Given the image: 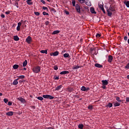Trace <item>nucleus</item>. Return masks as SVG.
I'll return each instance as SVG.
<instances>
[{
  "label": "nucleus",
  "instance_id": "1",
  "mask_svg": "<svg viewBox=\"0 0 129 129\" xmlns=\"http://www.w3.org/2000/svg\"><path fill=\"white\" fill-rule=\"evenodd\" d=\"M43 98L44 99H53L54 97L53 96L50 95L49 94H46V95H42V97L41 96H39L37 97V99H39V100H40L42 101V100H43Z\"/></svg>",
  "mask_w": 129,
  "mask_h": 129
},
{
  "label": "nucleus",
  "instance_id": "2",
  "mask_svg": "<svg viewBox=\"0 0 129 129\" xmlns=\"http://www.w3.org/2000/svg\"><path fill=\"white\" fill-rule=\"evenodd\" d=\"M32 71L34 73H40L41 68L39 66H37V67H34L32 69Z\"/></svg>",
  "mask_w": 129,
  "mask_h": 129
},
{
  "label": "nucleus",
  "instance_id": "3",
  "mask_svg": "<svg viewBox=\"0 0 129 129\" xmlns=\"http://www.w3.org/2000/svg\"><path fill=\"white\" fill-rule=\"evenodd\" d=\"M76 10L78 13H81V6L79 4H77L75 6Z\"/></svg>",
  "mask_w": 129,
  "mask_h": 129
},
{
  "label": "nucleus",
  "instance_id": "4",
  "mask_svg": "<svg viewBox=\"0 0 129 129\" xmlns=\"http://www.w3.org/2000/svg\"><path fill=\"white\" fill-rule=\"evenodd\" d=\"M32 40V38L31 36H28L27 38L26 39V42L28 43V44H31Z\"/></svg>",
  "mask_w": 129,
  "mask_h": 129
},
{
  "label": "nucleus",
  "instance_id": "5",
  "mask_svg": "<svg viewBox=\"0 0 129 129\" xmlns=\"http://www.w3.org/2000/svg\"><path fill=\"white\" fill-rule=\"evenodd\" d=\"M90 88H86V87H85V86H83L81 88V90H82V91H89V90H90Z\"/></svg>",
  "mask_w": 129,
  "mask_h": 129
},
{
  "label": "nucleus",
  "instance_id": "6",
  "mask_svg": "<svg viewBox=\"0 0 129 129\" xmlns=\"http://www.w3.org/2000/svg\"><path fill=\"white\" fill-rule=\"evenodd\" d=\"M59 54V52L58 51H55V52H53L52 53H50V55L51 56H57V55H58Z\"/></svg>",
  "mask_w": 129,
  "mask_h": 129
},
{
  "label": "nucleus",
  "instance_id": "7",
  "mask_svg": "<svg viewBox=\"0 0 129 129\" xmlns=\"http://www.w3.org/2000/svg\"><path fill=\"white\" fill-rule=\"evenodd\" d=\"M113 59V57L112 55H109L108 57V61L109 63H111L112 61V60Z\"/></svg>",
  "mask_w": 129,
  "mask_h": 129
},
{
  "label": "nucleus",
  "instance_id": "8",
  "mask_svg": "<svg viewBox=\"0 0 129 129\" xmlns=\"http://www.w3.org/2000/svg\"><path fill=\"white\" fill-rule=\"evenodd\" d=\"M17 99L21 101L22 103H25L26 100L23 98H22L21 97H20V98H17Z\"/></svg>",
  "mask_w": 129,
  "mask_h": 129
},
{
  "label": "nucleus",
  "instance_id": "9",
  "mask_svg": "<svg viewBox=\"0 0 129 129\" xmlns=\"http://www.w3.org/2000/svg\"><path fill=\"white\" fill-rule=\"evenodd\" d=\"M69 73H70L69 71H63V72H61L60 74V75H65L66 74H68Z\"/></svg>",
  "mask_w": 129,
  "mask_h": 129
},
{
  "label": "nucleus",
  "instance_id": "10",
  "mask_svg": "<svg viewBox=\"0 0 129 129\" xmlns=\"http://www.w3.org/2000/svg\"><path fill=\"white\" fill-rule=\"evenodd\" d=\"M22 25V22H18V26L17 27V30L20 31L21 29V26Z\"/></svg>",
  "mask_w": 129,
  "mask_h": 129
},
{
  "label": "nucleus",
  "instance_id": "11",
  "mask_svg": "<svg viewBox=\"0 0 129 129\" xmlns=\"http://www.w3.org/2000/svg\"><path fill=\"white\" fill-rule=\"evenodd\" d=\"M102 83L103 85H104L105 86H106V85H108V82L107 80H102Z\"/></svg>",
  "mask_w": 129,
  "mask_h": 129
},
{
  "label": "nucleus",
  "instance_id": "12",
  "mask_svg": "<svg viewBox=\"0 0 129 129\" xmlns=\"http://www.w3.org/2000/svg\"><path fill=\"white\" fill-rule=\"evenodd\" d=\"M103 3L102 2H100L98 3V7L99 8H100L101 10H102V7H103Z\"/></svg>",
  "mask_w": 129,
  "mask_h": 129
},
{
  "label": "nucleus",
  "instance_id": "13",
  "mask_svg": "<svg viewBox=\"0 0 129 129\" xmlns=\"http://www.w3.org/2000/svg\"><path fill=\"white\" fill-rule=\"evenodd\" d=\"M90 12L92 14H96V12H95L94 7H91V8H90Z\"/></svg>",
  "mask_w": 129,
  "mask_h": 129
},
{
  "label": "nucleus",
  "instance_id": "14",
  "mask_svg": "<svg viewBox=\"0 0 129 129\" xmlns=\"http://www.w3.org/2000/svg\"><path fill=\"white\" fill-rule=\"evenodd\" d=\"M95 67L98 68H103L102 64H99V63H96V64H95Z\"/></svg>",
  "mask_w": 129,
  "mask_h": 129
},
{
  "label": "nucleus",
  "instance_id": "15",
  "mask_svg": "<svg viewBox=\"0 0 129 129\" xmlns=\"http://www.w3.org/2000/svg\"><path fill=\"white\" fill-rule=\"evenodd\" d=\"M6 115H9V116H12V115H14V112L13 111L7 112V113H6Z\"/></svg>",
  "mask_w": 129,
  "mask_h": 129
},
{
  "label": "nucleus",
  "instance_id": "16",
  "mask_svg": "<svg viewBox=\"0 0 129 129\" xmlns=\"http://www.w3.org/2000/svg\"><path fill=\"white\" fill-rule=\"evenodd\" d=\"M63 86L62 85H59V86H57V87H56L55 90V91H58L59 90H60V89H61V88H62Z\"/></svg>",
  "mask_w": 129,
  "mask_h": 129
},
{
  "label": "nucleus",
  "instance_id": "17",
  "mask_svg": "<svg viewBox=\"0 0 129 129\" xmlns=\"http://www.w3.org/2000/svg\"><path fill=\"white\" fill-rule=\"evenodd\" d=\"M67 91L71 93V92L74 91V88H71V87H69L67 88Z\"/></svg>",
  "mask_w": 129,
  "mask_h": 129
},
{
  "label": "nucleus",
  "instance_id": "18",
  "mask_svg": "<svg viewBox=\"0 0 129 129\" xmlns=\"http://www.w3.org/2000/svg\"><path fill=\"white\" fill-rule=\"evenodd\" d=\"M63 57L64 58H69L70 57V53H64Z\"/></svg>",
  "mask_w": 129,
  "mask_h": 129
},
{
  "label": "nucleus",
  "instance_id": "19",
  "mask_svg": "<svg viewBox=\"0 0 129 129\" xmlns=\"http://www.w3.org/2000/svg\"><path fill=\"white\" fill-rule=\"evenodd\" d=\"M124 4L126 5V7L129 8V1H124Z\"/></svg>",
  "mask_w": 129,
  "mask_h": 129
},
{
  "label": "nucleus",
  "instance_id": "20",
  "mask_svg": "<svg viewBox=\"0 0 129 129\" xmlns=\"http://www.w3.org/2000/svg\"><path fill=\"white\" fill-rule=\"evenodd\" d=\"M116 100H117V101H118L119 104H120V103H121V102L122 101V99H120L119 97H116Z\"/></svg>",
  "mask_w": 129,
  "mask_h": 129
},
{
  "label": "nucleus",
  "instance_id": "21",
  "mask_svg": "<svg viewBox=\"0 0 129 129\" xmlns=\"http://www.w3.org/2000/svg\"><path fill=\"white\" fill-rule=\"evenodd\" d=\"M28 64V61L27 59H25V61L23 62V66L24 67H26Z\"/></svg>",
  "mask_w": 129,
  "mask_h": 129
},
{
  "label": "nucleus",
  "instance_id": "22",
  "mask_svg": "<svg viewBox=\"0 0 129 129\" xmlns=\"http://www.w3.org/2000/svg\"><path fill=\"white\" fill-rule=\"evenodd\" d=\"M13 85H17L18 84V80L15 79L13 83Z\"/></svg>",
  "mask_w": 129,
  "mask_h": 129
},
{
  "label": "nucleus",
  "instance_id": "23",
  "mask_svg": "<svg viewBox=\"0 0 129 129\" xmlns=\"http://www.w3.org/2000/svg\"><path fill=\"white\" fill-rule=\"evenodd\" d=\"M14 39L15 41H19L20 38H19L18 36H14Z\"/></svg>",
  "mask_w": 129,
  "mask_h": 129
},
{
  "label": "nucleus",
  "instance_id": "24",
  "mask_svg": "<svg viewBox=\"0 0 129 129\" xmlns=\"http://www.w3.org/2000/svg\"><path fill=\"white\" fill-rule=\"evenodd\" d=\"M26 2L28 5H33L32 0H27Z\"/></svg>",
  "mask_w": 129,
  "mask_h": 129
},
{
  "label": "nucleus",
  "instance_id": "25",
  "mask_svg": "<svg viewBox=\"0 0 129 129\" xmlns=\"http://www.w3.org/2000/svg\"><path fill=\"white\" fill-rule=\"evenodd\" d=\"M107 12L108 16H109V17H111V16L112 15V12H110V11H109V10H107Z\"/></svg>",
  "mask_w": 129,
  "mask_h": 129
},
{
  "label": "nucleus",
  "instance_id": "26",
  "mask_svg": "<svg viewBox=\"0 0 129 129\" xmlns=\"http://www.w3.org/2000/svg\"><path fill=\"white\" fill-rule=\"evenodd\" d=\"M60 33V31L59 30H55V31H53V32H52V34H57V33Z\"/></svg>",
  "mask_w": 129,
  "mask_h": 129
},
{
  "label": "nucleus",
  "instance_id": "27",
  "mask_svg": "<svg viewBox=\"0 0 129 129\" xmlns=\"http://www.w3.org/2000/svg\"><path fill=\"white\" fill-rule=\"evenodd\" d=\"M109 10L110 11H111V12H114V9L113 6H110V7H109Z\"/></svg>",
  "mask_w": 129,
  "mask_h": 129
},
{
  "label": "nucleus",
  "instance_id": "28",
  "mask_svg": "<svg viewBox=\"0 0 129 129\" xmlns=\"http://www.w3.org/2000/svg\"><path fill=\"white\" fill-rule=\"evenodd\" d=\"M13 68L15 70L18 69L19 68V64H14Z\"/></svg>",
  "mask_w": 129,
  "mask_h": 129
},
{
  "label": "nucleus",
  "instance_id": "29",
  "mask_svg": "<svg viewBox=\"0 0 129 129\" xmlns=\"http://www.w3.org/2000/svg\"><path fill=\"white\" fill-rule=\"evenodd\" d=\"M78 127L80 128V129H83L84 125L83 124H79Z\"/></svg>",
  "mask_w": 129,
  "mask_h": 129
},
{
  "label": "nucleus",
  "instance_id": "30",
  "mask_svg": "<svg viewBox=\"0 0 129 129\" xmlns=\"http://www.w3.org/2000/svg\"><path fill=\"white\" fill-rule=\"evenodd\" d=\"M120 103H118V102H116V103H115V104H114V106H115V107H117V106H119L120 105Z\"/></svg>",
  "mask_w": 129,
  "mask_h": 129
},
{
  "label": "nucleus",
  "instance_id": "31",
  "mask_svg": "<svg viewBox=\"0 0 129 129\" xmlns=\"http://www.w3.org/2000/svg\"><path fill=\"white\" fill-rule=\"evenodd\" d=\"M50 10L53 12V13H56V11L55 9H54V8H53V7H51V8H50Z\"/></svg>",
  "mask_w": 129,
  "mask_h": 129
},
{
  "label": "nucleus",
  "instance_id": "32",
  "mask_svg": "<svg viewBox=\"0 0 129 129\" xmlns=\"http://www.w3.org/2000/svg\"><path fill=\"white\" fill-rule=\"evenodd\" d=\"M19 1H16L15 3V6H16L17 7V8H19V3H18Z\"/></svg>",
  "mask_w": 129,
  "mask_h": 129
},
{
  "label": "nucleus",
  "instance_id": "33",
  "mask_svg": "<svg viewBox=\"0 0 129 129\" xmlns=\"http://www.w3.org/2000/svg\"><path fill=\"white\" fill-rule=\"evenodd\" d=\"M41 53H42V54H47V50H41V51H40Z\"/></svg>",
  "mask_w": 129,
  "mask_h": 129
},
{
  "label": "nucleus",
  "instance_id": "34",
  "mask_svg": "<svg viewBox=\"0 0 129 129\" xmlns=\"http://www.w3.org/2000/svg\"><path fill=\"white\" fill-rule=\"evenodd\" d=\"M107 106L109 108L112 107L113 104L111 103H109V104H107Z\"/></svg>",
  "mask_w": 129,
  "mask_h": 129
},
{
  "label": "nucleus",
  "instance_id": "35",
  "mask_svg": "<svg viewBox=\"0 0 129 129\" xmlns=\"http://www.w3.org/2000/svg\"><path fill=\"white\" fill-rule=\"evenodd\" d=\"M42 14L44 15V16H49V13L46 12H42Z\"/></svg>",
  "mask_w": 129,
  "mask_h": 129
},
{
  "label": "nucleus",
  "instance_id": "36",
  "mask_svg": "<svg viewBox=\"0 0 129 129\" xmlns=\"http://www.w3.org/2000/svg\"><path fill=\"white\" fill-rule=\"evenodd\" d=\"M19 78H20V79H23L24 78H25V76H24L23 75L19 76Z\"/></svg>",
  "mask_w": 129,
  "mask_h": 129
},
{
  "label": "nucleus",
  "instance_id": "37",
  "mask_svg": "<svg viewBox=\"0 0 129 129\" xmlns=\"http://www.w3.org/2000/svg\"><path fill=\"white\" fill-rule=\"evenodd\" d=\"M102 11L103 12V13L105 14L106 13V11L105 10L104 8V6H103V4L102 5Z\"/></svg>",
  "mask_w": 129,
  "mask_h": 129
},
{
  "label": "nucleus",
  "instance_id": "38",
  "mask_svg": "<svg viewBox=\"0 0 129 129\" xmlns=\"http://www.w3.org/2000/svg\"><path fill=\"white\" fill-rule=\"evenodd\" d=\"M59 78V76H58L57 77V76H54V79L55 80H58Z\"/></svg>",
  "mask_w": 129,
  "mask_h": 129
},
{
  "label": "nucleus",
  "instance_id": "39",
  "mask_svg": "<svg viewBox=\"0 0 129 129\" xmlns=\"http://www.w3.org/2000/svg\"><path fill=\"white\" fill-rule=\"evenodd\" d=\"M80 68L79 66H77L76 67H73V70H76V69H79Z\"/></svg>",
  "mask_w": 129,
  "mask_h": 129
},
{
  "label": "nucleus",
  "instance_id": "40",
  "mask_svg": "<svg viewBox=\"0 0 129 129\" xmlns=\"http://www.w3.org/2000/svg\"><path fill=\"white\" fill-rule=\"evenodd\" d=\"M72 3H73V7H75V6H76V1H75V0H73L72 1Z\"/></svg>",
  "mask_w": 129,
  "mask_h": 129
},
{
  "label": "nucleus",
  "instance_id": "41",
  "mask_svg": "<svg viewBox=\"0 0 129 129\" xmlns=\"http://www.w3.org/2000/svg\"><path fill=\"white\" fill-rule=\"evenodd\" d=\"M34 14L36 15V16H40V12H35Z\"/></svg>",
  "mask_w": 129,
  "mask_h": 129
},
{
  "label": "nucleus",
  "instance_id": "42",
  "mask_svg": "<svg viewBox=\"0 0 129 129\" xmlns=\"http://www.w3.org/2000/svg\"><path fill=\"white\" fill-rule=\"evenodd\" d=\"M42 9H43V10H47V11H49V10L48 9V8L46 7V6H43L42 7Z\"/></svg>",
  "mask_w": 129,
  "mask_h": 129
},
{
  "label": "nucleus",
  "instance_id": "43",
  "mask_svg": "<svg viewBox=\"0 0 129 129\" xmlns=\"http://www.w3.org/2000/svg\"><path fill=\"white\" fill-rule=\"evenodd\" d=\"M53 69H54V70H57L58 69V67H57V66H54L53 67Z\"/></svg>",
  "mask_w": 129,
  "mask_h": 129
},
{
  "label": "nucleus",
  "instance_id": "44",
  "mask_svg": "<svg viewBox=\"0 0 129 129\" xmlns=\"http://www.w3.org/2000/svg\"><path fill=\"white\" fill-rule=\"evenodd\" d=\"M4 101L5 102V103H6V104H7L8 102L9 101V100L8 99H4Z\"/></svg>",
  "mask_w": 129,
  "mask_h": 129
},
{
  "label": "nucleus",
  "instance_id": "45",
  "mask_svg": "<svg viewBox=\"0 0 129 129\" xmlns=\"http://www.w3.org/2000/svg\"><path fill=\"white\" fill-rule=\"evenodd\" d=\"M101 34H100L99 33H97L96 35V37H97V38H99L100 37H101Z\"/></svg>",
  "mask_w": 129,
  "mask_h": 129
},
{
  "label": "nucleus",
  "instance_id": "46",
  "mask_svg": "<svg viewBox=\"0 0 129 129\" xmlns=\"http://www.w3.org/2000/svg\"><path fill=\"white\" fill-rule=\"evenodd\" d=\"M125 68H126V69H129V62H128V63L126 64V66H125Z\"/></svg>",
  "mask_w": 129,
  "mask_h": 129
},
{
  "label": "nucleus",
  "instance_id": "47",
  "mask_svg": "<svg viewBox=\"0 0 129 129\" xmlns=\"http://www.w3.org/2000/svg\"><path fill=\"white\" fill-rule=\"evenodd\" d=\"M8 105H9L10 106H11V105H12V102L11 101H9L8 103Z\"/></svg>",
  "mask_w": 129,
  "mask_h": 129
},
{
  "label": "nucleus",
  "instance_id": "48",
  "mask_svg": "<svg viewBox=\"0 0 129 129\" xmlns=\"http://www.w3.org/2000/svg\"><path fill=\"white\" fill-rule=\"evenodd\" d=\"M88 109H93V106H92V105H89V106H88Z\"/></svg>",
  "mask_w": 129,
  "mask_h": 129
},
{
  "label": "nucleus",
  "instance_id": "49",
  "mask_svg": "<svg viewBox=\"0 0 129 129\" xmlns=\"http://www.w3.org/2000/svg\"><path fill=\"white\" fill-rule=\"evenodd\" d=\"M127 39H128V38H127V36H124V40L127 41Z\"/></svg>",
  "mask_w": 129,
  "mask_h": 129
},
{
  "label": "nucleus",
  "instance_id": "50",
  "mask_svg": "<svg viewBox=\"0 0 129 129\" xmlns=\"http://www.w3.org/2000/svg\"><path fill=\"white\" fill-rule=\"evenodd\" d=\"M49 21H46V22H45V25H49Z\"/></svg>",
  "mask_w": 129,
  "mask_h": 129
},
{
  "label": "nucleus",
  "instance_id": "51",
  "mask_svg": "<svg viewBox=\"0 0 129 129\" xmlns=\"http://www.w3.org/2000/svg\"><path fill=\"white\" fill-rule=\"evenodd\" d=\"M1 17L2 18H5V16L4 14H3V13L1 15Z\"/></svg>",
  "mask_w": 129,
  "mask_h": 129
},
{
  "label": "nucleus",
  "instance_id": "52",
  "mask_svg": "<svg viewBox=\"0 0 129 129\" xmlns=\"http://www.w3.org/2000/svg\"><path fill=\"white\" fill-rule=\"evenodd\" d=\"M41 2H42L43 4H46V2L44 0H41Z\"/></svg>",
  "mask_w": 129,
  "mask_h": 129
},
{
  "label": "nucleus",
  "instance_id": "53",
  "mask_svg": "<svg viewBox=\"0 0 129 129\" xmlns=\"http://www.w3.org/2000/svg\"><path fill=\"white\" fill-rule=\"evenodd\" d=\"M126 102H129V97H126Z\"/></svg>",
  "mask_w": 129,
  "mask_h": 129
},
{
  "label": "nucleus",
  "instance_id": "54",
  "mask_svg": "<svg viewBox=\"0 0 129 129\" xmlns=\"http://www.w3.org/2000/svg\"><path fill=\"white\" fill-rule=\"evenodd\" d=\"M10 13H11V12L10 11H8V12H6V14L9 15V14H10Z\"/></svg>",
  "mask_w": 129,
  "mask_h": 129
},
{
  "label": "nucleus",
  "instance_id": "55",
  "mask_svg": "<svg viewBox=\"0 0 129 129\" xmlns=\"http://www.w3.org/2000/svg\"><path fill=\"white\" fill-rule=\"evenodd\" d=\"M45 129H54V128L50 127H46Z\"/></svg>",
  "mask_w": 129,
  "mask_h": 129
},
{
  "label": "nucleus",
  "instance_id": "56",
  "mask_svg": "<svg viewBox=\"0 0 129 129\" xmlns=\"http://www.w3.org/2000/svg\"><path fill=\"white\" fill-rule=\"evenodd\" d=\"M65 13H66V14H67V15H69L70 14V12H68L67 11H66Z\"/></svg>",
  "mask_w": 129,
  "mask_h": 129
},
{
  "label": "nucleus",
  "instance_id": "57",
  "mask_svg": "<svg viewBox=\"0 0 129 129\" xmlns=\"http://www.w3.org/2000/svg\"><path fill=\"white\" fill-rule=\"evenodd\" d=\"M102 88H103V89H105V88H106V86L103 85V86H102Z\"/></svg>",
  "mask_w": 129,
  "mask_h": 129
},
{
  "label": "nucleus",
  "instance_id": "58",
  "mask_svg": "<svg viewBox=\"0 0 129 129\" xmlns=\"http://www.w3.org/2000/svg\"><path fill=\"white\" fill-rule=\"evenodd\" d=\"M19 83H23V80H20V81H19Z\"/></svg>",
  "mask_w": 129,
  "mask_h": 129
},
{
  "label": "nucleus",
  "instance_id": "59",
  "mask_svg": "<svg viewBox=\"0 0 129 129\" xmlns=\"http://www.w3.org/2000/svg\"><path fill=\"white\" fill-rule=\"evenodd\" d=\"M65 52H66V50H63V51H62V54H63V53H65Z\"/></svg>",
  "mask_w": 129,
  "mask_h": 129
},
{
  "label": "nucleus",
  "instance_id": "60",
  "mask_svg": "<svg viewBox=\"0 0 129 129\" xmlns=\"http://www.w3.org/2000/svg\"><path fill=\"white\" fill-rule=\"evenodd\" d=\"M127 79H129V75H127Z\"/></svg>",
  "mask_w": 129,
  "mask_h": 129
},
{
  "label": "nucleus",
  "instance_id": "61",
  "mask_svg": "<svg viewBox=\"0 0 129 129\" xmlns=\"http://www.w3.org/2000/svg\"><path fill=\"white\" fill-rule=\"evenodd\" d=\"M0 96H3V93H0Z\"/></svg>",
  "mask_w": 129,
  "mask_h": 129
},
{
  "label": "nucleus",
  "instance_id": "62",
  "mask_svg": "<svg viewBox=\"0 0 129 129\" xmlns=\"http://www.w3.org/2000/svg\"><path fill=\"white\" fill-rule=\"evenodd\" d=\"M77 96V98L78 99H79L80 96Z\"/></svg>",
  "mask_w": 129,
  "mask_h": 129
},
{
  "label": "nucleus",
  "instance_id": "63",
  "mask_svg": "<svg viewBox=\"0 0 129 129\" xmlns=\"http://www.w3.org/2000/svg\"><path fill=\"white\" fill-rule=\"evenodd\" d=\"M24 70H25V71L27 70L26 67H24Z\"/></svg>",
  "mask_w": 129,
  "mask_h": 129
},
{
  "label": "nucleus",
  "instance_id": "64",
  "mask_svg": "<svg viewBox=\"0 0 129 129\" xmlns=\"http://www.w3.org/2000/svg\"><path fill=\"white\" fill-rule=\"evenodd\" d=\"M127 43H128V44H129V38H128V40H127Z\"/></svg>",
  "mask_w": 129,
  "mask_h": 129
}]
</instances>
